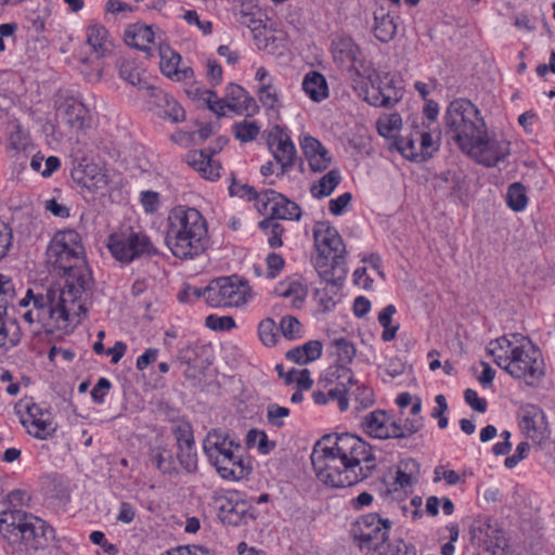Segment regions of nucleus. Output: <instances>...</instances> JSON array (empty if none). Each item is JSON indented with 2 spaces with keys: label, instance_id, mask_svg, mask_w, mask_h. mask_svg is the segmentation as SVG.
I'll return each instance as SVG.
<instances>
[{
  "label": "nucleus",
  "instance_id": "17",
  "mask_svg": "<svg viewBox=\"0 0 555 555\" xmlns=\"http://www.w3.org/2000/svg\"><path fill=\"white\" fill-rule=\"evenodd\" d=\"M214 506L217 516L224 525L238 526L247 514V503L235 490H222L215 494Z\"/></svg>",
  "mask_w": 555,
  "mask_h": 555
},
{
  "label": "nucleus",
  "instance_id": "57",
  "mask_svg": "<svg viewBox=\"0 0 555 555\" xmlns=\"http://www.w3.org/2000/svg\"><path fill=\"white\" fill-rule=\"evenodd\" d=\"M436 406L433 409L430 416L438 421V427L444 429L448 427L449 418L446 413L448 411V402L443 395H437L435 397Z\"/></svg>",
  "mask_w": 555,
  "mask_h": 555
},
{
  "label": "nucleus",
  "instance_id": "37",
  "mask_svg": "<svg viewBox=\"0 0 555 555\" xmlns=\"http://www.w3.org/2000/svg\"><path fill=\"white\" fill-rule=\"evenodd\" d=\"M312 261L320 278H324L327 274L343 278V275L346 274L345 269L341 267L345 261V257H334V255L330 256L327 254L317 251Z\"/></svg>",
  "mask_w": 555,
  "mask_h": 555
},
{
  "label": "nucleus",
  "instance_id": "8",
  "mask_svg": "<svg viewBox=\"0 0 555 555\" xmlns=\"http://www.w3.org/2000/svg\"><path fill=\"white\" fill-rule=\"evenodd\" d=\"M365 435L373 439L386 440L405 438L422 429L421 418H405L401 424L384 410H375L366 414L361 423Z\"/></svg>",
  "mask_w": 555,
  "mask_h": 555
},
{
  "label": "nucleus",
  "instance_id": "43",
  "mask_svg": "<svg viewBox=\"0 0 555 555\" xmlns=\"http://www.w3.org/2000/svg\"><path fill=\"white\" fill-rule=\"evenodd\" d=\"M259 228L268 235V243L272 248L282 246L284 228L274 218H264L259 222Z\"/></svg>",
  "mask_w": 555,
  "mask_h": 555
},
{
  "label": "nucleus",
  "instance_id": "5",
  "mask_svg": "<svg viewBox=\"0 0 555 555\" xmlns=\"http://www.w3.org/2000/svg\"><path fill=\"white\" fill-rule=\"evenodd\" d=\"M166 244L178 258H192L205 248L206 221L195 208L177 206L169 211Z\"/></svg>",
  "mask_w": 555,
  "mask_h": 555
},
{
  "label": "nucleus",
  "instance_id": "56",
  "mask_svg": "<svg viewBox=\"0 0 555 555\" xmlns=\"http://www.w3.org/2000/svg\"><path fill=\"white\" fill-rule=\"evenodd\" d=\"M177 448L188 444H194V433L192 425L189 422H181L172 428Z\"/></svg>",
  "mask_w": 555,
  "mask_h": 555
},
{
  "label": "nucleus",
  "instance_id": "4",
  "mask_svg": "<svg viewBox=\"0 0 555 555\" xmlns=\"http://www.w3.org/2000/svg\"><path fill=\"white\" fill-rule=\"evenodd\" d=\"M203 451L223 480L238 481L253 470L250 456L241 440L222 428H212L206 434Z\"/></svg>",
  "mask_w": 555,
  "mask_h": 555
},
{
  "label": "nucleus",
  "instance_id": "32",
  "mask_svg": "<svg viewBox=\"0 0 555 555\" xmlns=\"http://www.w3.org/2000/svg\"><path fill=\"white\" fill-rule=\"evenodd\" d=\"M62 114L65 122L76 130L83 129L89 122V112L81 102L66 100L62 104Z\"/></svg>",
  "mask_w": 555,
  "mask_h": 555
},
{
  "label": "nucleus",
  "instance_id": "59",
  "mask_svg": "<svg viewBox=\"0 0 555 555\" xmlns=\"http://www.w3.org/2000/svg\"><path fill=\"white\" fill-rule=\"evenodd\" d=\"M229 191L232 196L237 195L241 197H247L248 201H255L257 208L258 206H261L262 192L258 193L254 186L247 184L240 185L233 183L232 185H230Z\"/></svg>",
  "mask_w": 555,
  "mask_h": 555
},
{
  "label": "nucleus",
  "instance_id": "24",
  "mask_svg": "<svg viewBox=\"0 0 555 555\" xmlns=\"http://www.w3.org/2000/svg\"><path fill=\"white\" fill-rule=\"evenodd\" d=\"M160 72L175 81H184L194 77L192 67L179 68L181 55L173 51L168 44L160 43L158 47Z\"/></svg>",
  "mask_w": 555,
  "mask_h": 555
},
{
  "label": "nucleus",
  "instance_id": "61",
  "mask_svg": "<svg viewBox=\"0 0 555 555\" xmlns=\"http://www.w3.org/2000/svg\"><path fill=\"white\" fill-rule=\"evenodd\" d=\"M464 400L473 410L485 413L487 411V400L478 396V392L472 388L464 391Z\"/></svg>",
  "mask_w": 555,
  "mask_h": 555
},
{
  "label": "nucleus",
  "instance_id": "19",
  "mask_svg": "<svg viewBox=\"0 0 555 555\" xmlns=\"http://www.w3.org/2000/svg\"><path fill=\"white\" fill-rule=\"evenodd\" d=\"M261 206H258L260 214H267L270 207L269 218L274 220H299L301 216L300 207L288 199L283 194L268 189L262 191Z\"/></svg>",
  "mask_w": 555,
  "mask_h": 555
},
{
  "label": "nucleus",
  "instance_id": "51",
  "mask_svg": "<svg viewBox=\"0 0 555 555\" xmlns=\"http://www.w3.org/2000/svg\"><path fill=\"white\" fill-rule=\"evenodd\" d=\"M335 347V352L337 354L339 364H349L352 362L356 357V347L347 338L340 337L336 338L333 341Z\"/></svg>",
  "mask_w": 555,
  "mask_h": 555
},
{
  "label": "nucleus",
  "instance_id": "18",
  "mask_svg": "<svg viewBox=\"0 0 555 555\" xmlns=\"http://www.w3.org/2000/svg\"><path fill=\"white\" fill-rule=\"evenodd\" d=\"M331 52L337 66L350 73H354L358 77H361L363 73L361 63L369 65L362 59L360 47L349 36L336 37L332 41Z\"/></svg>",
  "mask_w": 555,
  "mask_h": 555
},
{
  "label": "nucleus",
  "instance_id": "15",
  "mask_svg": "<svg viewBox=\"0 0 555 555\" xmlns=\"http://www.w3.org/2000/svg\"><path fill=\"white\" fill-rule=\"evenodd\" d=\"M108 248L112 255L121 262H130L138 257L154 253L149 236L137 232L111 235Z\"/></svg>",
  "mask_w": 555,
  "mask_h": 555
},
{
  "label": "nucleus",
  "instance_id": "11",
  "mask_svg": "<svg viewBox=\"0 0 555 555\" xmlns=\"http://www.w3.org/2000/svg\"><path fill=\"white\" fill-rule=\"evenodd\" d=\"M391 522L376 513L361 516L352 528L354 542L361 551L378 550L389 537Z\"/></svg>",
  "mask_w": 555,
  "mask_h": 555
},
{
  "label": "nucleus",
  "instance_id": "62",
  "mask_svg": "<svg viewBox=\"0 0 555 555\" xmlns=\"http://www.w3.org/2000/svg\"><path fill=\"white\" fill-rule=\"evenodd\" d=\"M111 386L112 384L107 378L101 377L91 390V397L93 402L96 404H102L105 401V398L111 389Z\"/></svg>",
  "mask_w": 555,
  "mask_h": 555
},
{
  "label": "nucleus",
  "instance_id": "3",
  "mask_svg": "<svg viewBox=\"0 0 555 555\" xmlns=\"http://www.w3.org/2000/svg\"><path fill=\"white\" fill-rule=\"evenodd\" d=\"M85 287L86 280H66L63 288H48L46 295L35 294L29 288L21 305L27 307L31 301L34 307L24 312V321L28 324L37 323L39 330L50 334L68 332L87 313Z\"/></svg>",
  "mask_w": 555,
  "mask_h": 555
},
{
  "label": "nucleus",
  "instance_id": "20",
  "mask_svg": "<svg viewBox=\"0 0 555 555\" xmlns=\"http://www.w3.org/2000/svg\"><path fill=\"white\" fill-rule=\"evenodd\" d=\"M551 430L543 410L534 404L522 405V436L532 444L542 446L548 440Z\"/></svg>",
  "mask_w": 555,
  "mask_h": 555
},
{
  "label": "nucleus",
  "instance_id": "14",
  "mask_svg": "<svg viewBox=\"0 0 555 555\" xmlns=\"http://www.w3.org/2000/svg\"><path fill=\"white\" fill-rule=\"evenodd\" d=\"M420 475L421 466L416 460L412 457L400 460L395 466L393 477L386 483L387 494L396 501L405 500L413 493Z\"/></svg>",
  "mask_w": 555,
  "mask_h": 555
},
{
  "label": "nucleus",
  "instance_id": "41",
  "mask_svg": "<svg viewBox=\"0 0 555 555\" xmlns=\"http://www.w3.org/2000/svg\"><path fill=\"white\" fill-rule=\"evenodd\" d=\"M87 42L99 55H104L111 46L107 29L98 24L89 26L87 29Z\"/></svg>",
  "mask_w": 555,
  "mask_h": 555
},
{
  "label": "nucleus",
  "instance_id": "26",
  "mask_svg": "<svg viewBox=\"0 0 555 555\" xmlns=\"http://www.w3.org/2000/svg\"><path fill=\"white\" fill-rule=\"evenodd\" d=\"M224 98L227 107L236 114L251 116L258 111L255 100L238 85L230 83Z\"/></svg>",
  "mask_w": 555,
  "mask_h": 555
},
{
  "label": "nucleus",
  "instance_id": "60",
  "mask_svg": "<svg viewBox=\"0 0 555 555\" xmlns=\"http://www.w3.org/2000/svg\"><path fill=\"white\" fill-rule=\"evenodd\" d=\"M205 288L193 287L189 284H184V287L178 293V300L181 304H193L199 298L205 299Z\"/></svg>",
  "mask_w": 555,
  "mask_h": 555
},
{
  "label": "nucleus",
  "instance_id": "34",
  "mask_svg": "<svg viewBox=\"0 0 555 555\" xmlns=\"http://www.w3.org/2000/svg\"><path fill=\"white\" fill-rule=\"evenodd\" d=\"M189 164L202 172L206 179L214 180L220 176L221 166L211 159V152L209 150H202L190 154Z\"/></svg>",
  "mask_w": 555,
  "mask_h": 555
},
{
  "label": "nucleus",
  "instance_id": "53",
  "mask_svg": "<svg viewBox=\"0 0 555 555\" xmlns=\"http://www.w3.org/2000/svg\"><path fill=\"white\" fill-rule=\"evenodd\" d=\"M284 380L287 385L296 384L299 389L307 390L312 386V379L310 377V372L308 369L302 370H289L285 376Z\"/></svg>",
  "mask_w": 555,
  "mask_h": 555
},
{
  "label": "nucleus",
  "instance_id": "6",
  "mask_svg": "<svg viewBox=\"0 0 555 555\" xmlns=\"http://www.w3.org/2000/svg\"><path fill=\"white\" fill-rule=\"evenodd\" d=\"M54 530L43 519L26 513L21 508L7 509L0 513V534L9 543H24L38 548Z\"/></svg>",
  "mask_w": 555,
  "mask_h": 555
},
{
  "label": "nucleus",
  "instance_id": "50",
  "mask_svg": "<svg viewBox=\"0 0 555 555\" xmlns=\"http://www.w3.org/2000/svg\"><path fill=\"white\" fill-rule=\"evenodd\" d=\"M163 101L165 103V108L162 114V117L164 119H169L170 121H172L175 124L181 122L185 119L184 109L173 98L164 93Z\"/></svg>",
  "mask_w": 555,
  "mask_h": 555
},
{
  "label": "nucleus",
  "instance_id": "31",
  "mask_svg": "<svg viewBox=\"0 0 555 555\" xmlns=\"http://www.w3.org/2000/svg\"><path fill=\"white\" fill-rule=\"evenodd\" d=\"M273 149V157L278 164L281 165V173L284 175L286 169L294 166L296 158V149L289 137L285 133H280L275 137L271 146Z\"/></svg>",
  "mask_w": 555,
  "mask_h": 555
},
{
  "label": "nucleus",
  "instance_id": "52",
  "mask_svg": "<svg viewBox=\"0 0 555 555\" xmlns=\"http://www.w3.org/2000/svg\"><path fill=\"white\" fill-rule=\"evenodd\" d=\"M205 325L216 332H229L236 327V322L230 315L209 314L205 319Z\"/></svg>",
  "mask_w": 555,
  "mask_h": 555
},
{
  "label": "nucleus",
  "instance_id": "63",
  "mask_svg": "<svg viewBox=\"0 0 555 555\" xmlns=\"http://www.w3.org/2000/svg\"><path fill=\"white\" fill-rule=\"evenodd\" d=\"M301 149L309 163L311 159L315 157V155H318L325 147L317 139L312 137H305L301 141Z\"/></svg>",
  "mask_w": 555,
  "mask_h": 555
},
{
  "label": "nucleus",
  "instance_id": "38",
  "mask_svg": "<svg viewBox=\"0 0 555 555\" xmlns=\"http://www.w3.org/2000/svg\"><path fill=\"white\" fill-rule=\"evenodd\" d=\"M374 20L373 31L376 39L382 42H389L397 33V25L393 22V17L380 8L374 12Z\"/></svg>",
  "mask_w": 555,
  "mask_h": 555
},
{
  "label": "nucleus",
  "instance_id": "48",
  "mask_svg": "<svg viewBox=\"0 0 555 555\" xmlns=\"http://www.w3.org/2000/svg\"><path fill=\"white\" fill-rule=\"evenodd\" d=\"M291 415V410L278 403L267 405L266 418L271 427L282 428L285 426V420Z\"/></svg>",
  "mask_w": 555,
  "mask_h": 555
},
{
  "label": "nucleus",
  "instance_id": "27",
  "mask_svg": "<svg viewBox=\"0 0 555 555\" xmlns=\"http://www.w3.org/2000/svg\"><path fill=\"white\" fill-rule=\"evenodd\" d=\"M7 317V300L0 297V353L16 346L22 337L20 324Z\"/></svg>",
  "mask_w": 555,
  "mask_h": 555
},
{
  "label": "nucleus",
  "instance_id": "21",
  "mask_svg": "<svg viewBox=\"0 0 555 555\" xmlns=\"http://www.w3.org/2000/svg\"><path fill=\"white\" fill-rule=\"evenodd\" d=\"M47 261L54 274H63L68 278H87L91 274L83 255L64 253L52 255L47 251Z\"/></svg>",
  "mask_w": 555,
  "mask_h": 555
},
{
  "label": "nucleus",
  "instance_id": "42",
  "mask_svg": "<svg viewBox=\"0 0 555 555\" xmlns=\"http://www.w3.org/2000/svg\"><path fill=\"white\" fill-rule=\"evenodd\" d=\"M340 173L337 169L330 170L317 183L311 186V194L315 198H322L331 195L340 182Z\"/></svg>",
  "mask_w": 555,
  "mask_h": 555
},
{
  "label": "nucleus",
  "instance_id": "12",
  "mask_svg": "<svg viewBox=\"0 0 555 555\" xmlns=\"http://www.w3.org/2000/svg\"><path fill=\"white\" fill-rule=\"evenodd\" d=\"M16 408L23 427L34 438L47 440L56 431L50 408L42 406L33 399L22 400Z\"/></svg>",
  "mask_w": 555,
  "mask_h": 555
},
{
  "label": "nucleus",
  "instance_id": "7",
  "mask_svg": "<svg viewBox=\"0 0 555 555\" xmlns=\"http://www.w3.org/2000/svg\"><path fill=\"white\" fill-rule=\"evenodd\" d=\"M352 384L353 372L348 365H330L319 377L312 392L313 402L319 405L337 402L339 411L345 412L349 408L348 391Z\"/></svg>",
  "mask_w": 555,
  "mask_h": 555
},
{
  "label": "nucleus",
  "instance_id": "30",
  "mask_svg": "<svg viewBox=\"0 0 555 555\" xmlns=\"http://www.w3.org/2000/svg\"><path fill=\"white\" fill-rule=\"evenodd\" d=\"M274 293L289 300V304L299 308L308 295V287L299 280H281L274 287Z\"/></svg>",
  "mask_w": 555,
  "mask_h": 555
},
{
  "label": "nucleus",
  "instance_id": "29",
  "mask_svg": "<svg viewBox=\"0 0 555 555\" xmlns=\"http://www.w3.org/2000/svg\"><path fill=\"white\" fill-rule=\"evenodd\" d=\"M235 17L240 24L248 27L253 33L264 28L263 13L261 9L251 1L241 2L234 9Z\"/></svg>",
  "mask_w": 555,
  "mask_h": 555
},
{
  "label": "nucleus",
  "instance_id": "2",
  "mask_svg": "<svg viewBox=\"0 0 555 555\" xmlns=\"http://www.w3.org/2000/svg\"><path fill=\"white\" fill-rule=\"evenodd\" d=\"M446 133L459 149L487 167L496 165L509 153L505 140L489 139L479 109L469 100L456 99L447 107Z\"/></svg>",
  "mask_w": 555,
  "mask_h": 555
},
{
  "label": "nucleus",
  "instance_id": "9",
  "mask_svg": "<svg viewBox=\"0 0 555 555\" xmlns=\"http://www.w3.org/2000/svg\"><path fill=\"white\" fill-rule=\"evenodd\" d=\"M439 133H434L424 121H413L408 134L396 138L397 150L412 162L422 163L430 158L439 147Z\"/></svg>",
  "mask_w": 555,
  "mask_h": 555
},
{
  "label": "nucleus",
  "instance_id": "39",
  "mask_svg": "<svg viewBox=\"0 0 555 555\" xmlns=\"http://www.w3.org/2000/svg\"><path fill=\"white\" fill-rule=\"evenodd\" d=\"M302 89L314 102H320L328 95L326 79L318 72H310L306 75Z\"/></svg>",
  "mask_w": 555,
  "mask_h": 555
},
{
  "label": "nucleus",
  "instance_id": "40",
  "mask_svg": "<svg viewBox=\"0 0 555 555\" xmlns=\"http://www.w3.org/2000/svg\"><path fill=\"white\" fill-rule=\"evenodd\" d=\"M245 443L247 448L256 449L261 455L271 453L276 447L275 441L270 440L264 430L257 428H251L247 431Z\"/></svg>",
  "mask_w": 555,
  "mask_h": 555
},
{
  "label": "nucleus",
  "instance_id": "22",
  "mask_svg": "<svg viewBox=\"0 0 555 555\" xmlns=\"http://www.w3.org/2000/svg\"><path fill=\"white\" fill-rule=\"evenodd\" d=\"M498 366L514 378H520V346L513 345L505 336L496 339L490 349Z\"/></svg>",
  "mask_w": 555,
  "mask_h": 555
},
{
  "label": "nucleus",
  "instance_id": "55",
  "mask_svg": "<svg viewBox=\"0 0 555 555\" xmlns=\"http://www.w3.org/2000/svg\"><path fill=\"white\" fill-rule=\"evenodd\" d=\"M379 375L384 382H389L403 375L405 364L398 358L390 359L385 365L379 366Z\"/></svg>",
  "mask_w": 555,
  "mask_h": 555
},
{
  "label": "nucleus",
  "instance_id": "13",
  "mask_svg": "<svg viewBox=\"0 0 555 555\" xmlns=\"http://www.w3.org/2000/svg\"><path fill=\"white\" fill-rule=\"evenodd\" d=\"M362 76L366 78L371 88L366 90L364 100L376 107H389L395 105L402 96L401 88L397 87L392 76L388 73H377L371 65H364Z\"/></svg>",
  "mask_w": 555,
  "mask_h": 555
},
{
  "label": "nucleus",
  "instance_id": "1",
  "mask_svg": "<svg viewBox=\"0 0 555 555\" xmlns=\"http://www.w3.org/2000/svg\"><path fill=\"white\" fill-rule=\"evenodd\" d=\"M311 463L321 482L347 488L371 475L376 457L371 444L361 437L343 433L324 436L313 448Z\"/></svg>",
  "mask_w": 555,
  "mask_h": 555
},
{
  "label": "nucleus",
  "instance_id": "35",
  "mask_svg": "<svg viewBox=\"0 0 555 555\" xmlns=\"http://www.w3.org/2000/svg\"><path fill=\"white\" fill-rule=\"evenodd\" d=\"M154 40V31L151 26L132 24L125 31V42L135 49L146 51Z\"/></svg>",
  "mask_w": 555,
  "mask_h": 555
},
{
  "label": "nucleus",
  "instance_id": "45",
  "mask_svg": "<svg viewBox=\"0 0 555 555\" xmlns=\"http://www.w3.org/2000/svg\"><path fill=\"white\" fill-rule=\"evenodd\" d=\"M467 474L465 472L459 473L453 469H447L444 466L439 465L434 470V482L444 481L447 486H455L465 483Z\"/></svg>",
  "mask_w": 555,
  "mask_h": 555
},
{
  "label": "nucleus",
  "instance_id": "23",
  "mask_svg": "<svg viewBox=\"0 0 555 555\" xmlns=\"http://www.w3.org/2000/svg\"><path fill=\"white\" fill-rule=\"evenodd\" d=\"M313 237L317 251L334 255V257H345V244L337 230L327 222L315 223Z\"/></svg>",
  "mask_w": 555,
  "mask_h": 555
},
{
  "label": "nucleus",
  "instance_id": "58",
  "mask_svg": "<svg viewBox=\"0 0 555 555\" xmlns=\"http://www.w3.org/2000/svg\"><path fill=\"white\" fill-rule=\"evenodd\" d=\"M280 330L284 337L288 339H295L300 337L301 333V323L297 318L286 315L281 319Z\"/></svg>",
  "mask_w": 555,
  "mask_h": 555
},
{
  "label": "nucleus",
  "instance_id": "44",
  "mask_svg": "<svg viewBox=\"0 0 555 555\" xmlns=\"http://www.w3.org/2000/svg\"><path fill=\"white\" fill-rule=\"evenodd\" d=\"M177 459L180 465L188 472L194 473L198 466V456L196 446L188 444L178 447Z\"/></svg>",
  "mask_w": 555,
  "mask_h": 555
},
{
  "label": "nucleus",
  "instance_id": "49",
  "mask_svg": "<svg viewBox=\"0 0 555 555\" xmlns=\"http://www.w3.org/2000/svg\"><path fill=\"white\" fill-rule=\"evenodd\" d=\"M119 75L124 80H126L134 87H138L139 89L144 88L146 86V82L141 79L138 67L135 66L133 61H121L119 64Z\"/></svg>",
  "mask_w": 555,
  "mask_h": 555
},
{
  "label": "nucleus",
  "instance_id": "16",
  "mask_svg": "<svg viewBox=\"0 0 555 555\" xmlns=\"http://www.w3.org/2000/svg\"><path fill=\"white\" fill-rule=\"evenodd\" d=\"M546 384L542 353L528 337L522 335V385L534 389H546Z\"/></svg>",
  "mask_w": 555,
  "mask_h": 555
},
{
  "label": "nucleus",
  "instance_id": "25",
  "mask_svg": "<svg viewBox=\"0 0 555 555\" xmlns=\"http://www.w3.org/2000/svg\"><path fill=\"white\" fill-rule=\"evenodd\" d=\"M343 298V280H319L313 299L322 312L332 311Z\"/></svg>",
  "mask_w": 555,
  "mask_h": 555
},
{
  "label": "nucleus",
  "instance_id": "46",
  "mask_svg": "<svg viewBox=\"0 0 555 555\" xmlns=\"http://www.w3.org/2000/svg\"><path fill=\"white\" fill-rule=\"evenodd\" d=\"M401 126L402 118L397 113L384 114L376 121L378 133L386 138L391 137L393 131L399 130Z\"/></svg>",
  "mask_w": 555,
  "mask_h": 555
},
{
  "label": "nucleus",
  "instance_id": "36",
  "mask_svg": "<svg viewBox=\"0 0 555 555\" xmlns=\"http://www.w3.org/2000/svg\"><path fill=\"white\" fill-rule=\"evenodd\" d=\"M323 346L319 340H309L286 352V359L297 364H307L322 356Z\"/></svg>",
  "mask_w": 555,
  "mask_h": 555
},
{
  "label": "nucleus",
  "instance_id": "47",
  "mask_svg": "<svg viewBox=\"0 0 555 555\" xmlns=\"http://www.w3.org/2000/svg\"><path fill=\"white\" fill-rule=\"evenodd\" d=\"M258 336L264 346H274L278 341L279 330L273 319L267 318L258 324Z\"/></svg>",
  "mask_w": 555,
  "mask_h": 555
},
{
  "label": "nucleus",
  "instance_id": "28",
  "mask_svg": "<svg viewBox=\"0 0 555 555\" xmlns=\"http://www.w3.org/2000/svg\"><path fill=\"white\" fill-rule=\"evenodd\" d=\"M47 251H50L52 255L60 253L83 255L81 237L75 230L59 231L50 242Z\"/></svg>",
  "mask_w": 555,
  "mask_h": 555
},
{
  "label": "nucleus",
  "instance_id": "33",
  "mask_svg": "<svg viewBox=\"0 0 555 555\" xmlns=\"http://www.w3.org/2000/svg\"><path fill=\"white\" fill-rule=\"evenodd\" d=\"M151 463L164 475H173L178 473L176 460L172 450L164 443L156 444L150 450Z\"/></svg>",
  "mask_w": 555,
  "mask_h": 555
},
{
  "label": "nucleus",
  "instance_id": "54",
  "mask_svg": "<svg viewBox=\"0 0 555 555\" xmlns=\"http://www.w3.org/2000/svg\"><path fill=\"white\" fill-rule=\"evenodd\" d=\"M233 129L235 138L242 142L253 141L259 133V127L255 121L236 122Z\"/></svg>",
  "mask_w": 555,
  "mask_h": 555
},
{
  "label": "nucleus",
  "instance_id": "10",
  "mask_svg": "<svg viewBox=\"0 0 555 555\" xmlns=\"http://www.w3.org/2000/svg\"><path fill=\"white\" fill-rule=\"evenodd\" d=\"M204 294L205 301L214 308H238L254 297L248 280H211Z\"/></svg>",
  "mask_w": 555,
  "mask_h": 555
},
{
  "label": "nucleus",
  "instance_id": "64",
  "mask_svg": "<svg viewBox=\"0 0 555 555\" xmlns=\"http://www.w3.org/2000/svg\"><path fill=\"white\" fill-rule=\"evenodd\" d=\"M162 555H211L209 550L199 545L192 546H179L176 548H171L166 551Z\"/></svg>",
  "mask_w": 555,
  "mask_h": 555
}]
</instances>
